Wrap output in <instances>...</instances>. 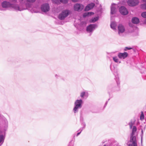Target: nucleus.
Here are the masks:
<instances>
[{
	"label": "nucleus",
	"instance_id": "obj_32",
	"mask_svg": "<svg viewBox=\"0 0 146 146\" xmlns=\"http://www.w3.org/2000/svg\"><path fill=\"white\" fill-rule=\"evenodd\" d=\"M9 1L11 2L14 3H16L17 1V0H9Z\"/></svg>",
	"mask_w": 146,
	"mask_h": 146
},
{
	"label": "nucleus",
	"instance_id": "obj_7",
	"mask_svg": "<svg viewBox=\"0 0 146 146\" xmlns=\"http://www.w3.org/2000/svg\"><path fill=\"white\" fill-rule=\"evenodd\" d=\"M127 3L129 6L134 7L139 4V1L138 0H128Z\"/></svg>",
	"mask_w": 146,
	"mask_h": 146
},
{
	"label": "nucleus",
	"instance_id": "obj_16",
	"mask_svg": "<svg viewBox=\"0 0 146 146\" xmlns=\"http://www.w3.org/2000/svg\"><path fill=\"white\" fill-rule=\"evenodd\" d=\"M116 23L115 22L112 21L111 22L110 27L113 30H115L116 29Z\"/></svg>",
	"mask_w": 146,
	"mask_h": 146
},
{
	"label": "nucleus",
	"instance_id": "obj_38",
	"mask_svg": "<svg viewBox=\"0 0 146 146\" xmlns=\"http://www.w3.org/2000/svg\"><path fill=\"white\" fill-rule=\"evenodd\" d=\"M59 76L57 74H55V77L56 78H57Z\"/></svg>",
	"mask_w": 146,
	"mask_h": 146
},
{
	"label": "nucleus",
	"instance_id": "obj_27",
	"mask_svg": "<svg viewBox=\"0 0 146 146\" xmlns=\"http://www.w3.org/2000/svg\"><path fill=\"white\" fill-rule=\"evenodd\" d=\"M60 1L63 3H68V0H60Z\"/></svg>",
	"mask_w": 146,
	"mask_h": 146
},
{
	"label": "nucleus",
	"instance_id": "obj_24",
	"mask_svg": "<svg viewBox=\"0 0 146 146\" xmlns=\"http://www.w3.org/2000/svg\"><path fill=\"white\" fill-rule=\"evenodd\" d=\"M82 125L83 126V127L82 128H81L79 130H81V131H82L85 128L86 126V124L85 122H82Z\"/></svg>",
	"mask_w": 146,
	"mask_h": 146
},
{
	"label": "nucleus",
	"instance_id": "obj_41",
	"mask_svg": "<svg viewBox=\"0 0 146 146\" xmlns=\"http://www.w3.org/2000/svg\"><path fill=\"white\" fill-rule=\"evenodd\" d=\"M145 23H146V19L145 21Z\"/></svg>",
	"mask_w": 146,
	"mask_h": 146
},
{
	"label": "nucleus",
	"instance_id": "obj_4",
	"mask_svg": "<svg viewBox=\"0 0 146 146\" xmlns=\"http://www.w3.org/2000/svg\"><path fill=\"white\" fill-rule=\"evenodd\" d=\"M70 11L68 10H64L59 14L58 18L60 20H64L70 14Z\"/></svg>",
	"mask_w": 146,
	"mask_h": 146
},
{
	"label": "nucleus",
	"instance_id": "obj_40",
	"mask_svg": "<svg viewBox=\"0 0 146 146\" xmlns=\"http://www.w3.org/2000/svg\"><path fill=\"white\" fill-rule=\"evenodd\" d=\"M23 1V0H19L20 3H21Z\"/></svg>",
	"mask_w": 146,
	"mask_h": 146
},
{
	"label": "nucleus",
	"instance_id": "obj_31",
	"mask_svg": "<svg viewBox=\"0 0 146 146\" xmlns=\"http://www.w3.org/2000/svg\"><path fill=\"white\" fill-rule=\"evenodd\" d=\"M27 2L30 3L34 2L36 0H27Z\"/></svg>",
	"mask_w": 146,
	"mask_h": 146
},
{
	"label": "nucleus",
	"instance_id": "obj_14",
	"mask_svg": "<svg viewBox=\"0 0 146 146\" xmlns=\"http://www.w3.org/2000/svg\"><path fill=\"white\" fill-rule=\"evenodd\" d=\"M137 130V128L135 126H133V127L132 132L131 133L130 135H137V133L136 132Z\"/></svg>",
	"mask_w": 146,
	"mask_h": 146
},
{
	"label": "nucleus",
	"instance_id": "obj_42",
	"mask_svg": "<svg viewBox=\"0 0 146 146\" xmlns=\"http://www.w3.org/2000/svg\"><path fill=\"white\" fill-rule=\"evenodd\" d=\"M98 1V0H94V1L95 2L96 1Z\"/></svg>",
	"mask_w": 146,
	"mask_h": 146
},
{
	"label": "nucleus",
	"instance_id": "obj_5",
	"mask_svg": "<svg viewBox=\"0 0 146 146\" xmlns=\"http://www.w3.org/2000/svg\"><path fill=\"white\" fill-rule=\"evenodd\" d=\"M98 26V25L96 24H90L87 27L86 31L88 32L92 33Z\"/></svg>",
	"mask_w": 146,
	"mask_h": 146
},
{
	"label": "nucleus",
	"instance_id": "obj_23",
	"mask_svg": "<svg viewBox=\"0 0 146 146\" xmlns=\"http://www.w3.org/2000/svg\"><path fill=\"white\" fill-rule=\"evenodd\" d=\"M113 61L116 63L119 62V63L121 62L120 61H119V60L117 57V56H114L113 57Z\"/></svg>",
	"mask_w": 146,
	"mask_h": 146
},
{
	"label": "nucleus",
	"instance_id": "obj_36",
	"mask_svg": "<svg viewBox=\"0 0 146 146\" xmlns=\"http://www.w3.org/2000/svg\"><path fill=\"white\" fill-rule=\"evenodd\" d=\"M81 131H80V132L78 133H77V135H76V136H78V135H79L80 134V133H81Z\"/></svg>",
	"mask_w": 146,
	"mask_h": 146
},
{
	"label": "nucleus",
	"instance_id": "obj_29",
	"mask_svg": "<svg viewBox=\"0 0 146 146\" xmlns=\"http://www.w3.org/2000/svg\"><path fill=\"white\" fill-rule=\"evenodd\" d=\"M144 119V115L143 114V112H142L140 116V119L141 120H143Z\"/></svg>",
	"mask_w": 146,
	"mask_h": 146
},
{
	"label": "nucleus",
	"instance_id": "obj_39",
	"mask_svg": "<svg viewBox=\"0 0 146 146\" xmlns=\"http://www.w3.org/2000/svg\"><path fill=\"white\" fill-rule=\"evenodd\" d=\"M118 79L117 78V79H116V81H117V85H118V84H119V82H117V81Z\"/></svg>",
	"mask_w": 146,
	"mask_h": 146
},
{
	"label": "nucleus",
	"instance_id": "obj_21",
	"mask_svg": "<svg viewBox=\"0 0 146 146\" xmlns=\"http://www.w3.org/2000/svg\"><path fill=\"white\" fill-rule=\"evenodd\" d=\"M99 18V17H97L94 18H92L90 20V22L92 23L95 22L97 21L98 20Z\"/></svg>",
	"mask_w": 146,
	"mask_h": 146
},
{
	"label": "nucleus",
	"instance_id": "obj_25",
	"mask_svg": "<svg viewBox=\"0 0 146 146\" xmlns=\"http://www.w3.org/2000/svg\"><path fill=\"white\" fill-rule=\"evenodd\" d=\"M52 1L54 3L57 4H59L61 2L60 0H52Z\"/></svg>",
	"mask_w": 146,
	"mask_h": 146
},
{
	"label": "nucleus",
	"instance_id": "obj_13",
	"mask_svg": "<svg viewBox=\"0 0 146 146\" xmlns=\"http://www.w3.org/2000/svg\"><path fill=\"white\" fill-rule=\"evenodd\" d=\"M95 6V4L93 3H91L85 7L84 10L85 11H88L92 9Z\"/></svg>",
	"mask_w": 146,
	"mask_h": 146
},
{
	"label": "nucleus",
	"instance_id": "obj_10",
	"mask_svg": "<svg viewBox=\"0 0 146 146\" xmlns=\"http://www.w3.org/2000/svg\"><path fill=\"white\" fill-rule=\"evenodd\" d=\"M118 6L116 4L113 3L111 7V13L112 15L114 14L117 11Z\"/></svg>",
	"mask_w": 146,
	"mask_h": 146
},
{
	"label": "nucleus",
	"instance_id": "obj_15",
	"mask_svg": "<svg viewBox=\"0 0 146 146\" xmlns=\"http://www.w3.org/2000/svg\"><path fill=\"white\" fill-rule=\"evenodd\" d=\"M80 96L82 98H84L85 97H87L88 92L87 91H84L81 92L80 93Z\"/></svg>",
	"mask_w": 146,
	"mask_h": 146
},
{
	"label": "nucleus",
	"instance_id": "obj_11",
	"mask_svg": "<svg viewBox=\"0 0 146 146\" xmlns=\"http://www.w3.org/2000/svg\"><path fill=\"white\" fill-rule=\"evenodd\" d=\"M119 11L120 13L124 15L127 14L128 11L127 9L124 6H121L119 8Z\"/></svg>",
	"mask_w": 146,
	"mask_h": 146
},
{
	"label": "nucleus",
	"instance_id": "obj_26",
	"mask_svg": "<svg viewBox=\"0 0 146 146\" xmlns=\"http://www.w3.org/2000/svg\"><path fill=\"white\" fill-rule=\"evenodd\" d=\"M141 15L143 17L146 18V12L142 13Z\"/></svg>",
	"mask_w": 146,
	"mask_h": 146
},
{
	"label": "nucleus",
	"instance_id": "obj_8",
	"mask_svg": "<svg viewBox=\"0 0 146 146\" xmlns=\"http://www.w3.org/2000/svg\"><path fill=\"white\" fill-rule=\"evenodd\" d=\"M41 9L44 12H47L50 10V7L48 3L42 4L41 6Z\"/></svg>",
	"mask_w": 146,
	"mask_h": 146
},
{
	"label": "nucleus",
	"instance_id": "obj_28",
	"mask_svg": "<svg viewBox=\"0 0 146 146\" xmlns=\"http://www.w3.org/2000/svg\"><path fill=\"white\" fill-rule=\"evenodd\" d=\"M133 124H134V123L132 121H131V122H130L129 123V126L130 129H131L132 128V127L133 126Z\"/></svg>",
	"mask_w": 146,
	"mask_h": 146
},
{
	"label": "nucleus",
	"instance_id": "obj_20",
	"mask_svg": "<svg viewBox=\"0 0 146 146\" xmlns=\"http://www.w3.org/2000/svg\"><path fill=\"white\" fill-rule=\"evenodd\" d=\"M5 137L3 135H0V143L2 144L4 142Z\"/></svg>",
	"mask_w": 146,
	"mask_h": 146
},
{
	"label": "nucleus",
	"instance_id": "obj_19",
	"mask_svg": "<svg viewBox=\"0 0 146 146\" xmlns=\"http://www.w3.org/2000/svg\"><path fill=\"white\" fill-rule=\"evenodd\" d=\"M94 13L92 12H88L87 13H86L84 14L83 15V17H84L87 16H90L92 15H93Z\"/></svg>",
	"mask_w": 146,
	"mask_h": 146
},
{
	"label": "nucleus",
	"instance_id": "obj_1",
	"mask_svg": "<svg viewBox=\"0 0 146 146\" xmlns=\"http://www.w3.org/2000/svg\"><path fill=\"white\" fill-rule=\"evenodd\" d=\"M1 6L3 8H12L17 11H21L27 9H29L30 7L28 5L26 4V7H24L21 5L19 6L18 4L15 3H11L10 2L5 1L2 3Z\"/></svg>",
	"mask_w": 146,
	"mask_h": 146
},
{
	"label": "nucleus",
	"instance_id": "obj_30",
	"mask_svg": "<svg viewBox=\"0 0 146 146\" xmlns=\"http://www.w3.org/2000/svg\"><path fill=\"white\" fill-rule=\"evenodd\" d=\"M131 49H132V48H131V47H126L125 48L124 50L125 51H126L127 50H130Z\"/></svg>",
	"mask_w": 146,
	"mask_h": 146
},
{
	"label": "nucleus",
	"instance_id": "obj_45",
	"mask_svg": "<svg viewBox=\"0 0 146 146\" xmlns=\"http://www.w3.org/2000/svg\"><path fill=\"white\" fill-rule=\"evenodd\" d=\"M106 146L105 145H104V146Z\"/></svg>",
	"mask_w": 146,
	"mask_h": 146
},
{
	"label": "nucleus",
	"instance_id": "obj_37",
	"mask_svg": "<svg viewBox=\"0 0 146 146\" xmlns=\"http://www.w3.org/2000/svg\"><path fill=\"white\" fill-rule=\"evenodd\" d=\"M141 1L142 2H145V3H146V0H141Z\"/></svg>",
	"mask_w": 146,
	"mask_h": 146
},
{
	"label": "nucleus",
	"instance_id": "obj_6",
	"mask_svg": "<svg viewBox=\"0 0 146 146\" xmlns=\"http://www.w3.org/2000/svg\"><path fill=\"white\" fill-rule=\"evenodd\" d=\"M73 7L75 11L79 12L81 11L84 9V6L82 4L77 3L74 4Z\"/></svg>",
	"mask_w": 146,
	"mask_h": 146
},
{
	"label": "nucleus",
	"instance_id": "obj_35",
	"mask_svg": "<svg viewBox=\"0 0 146 146\" xmlns=\"http://www.w3.org/2000/svg\"><path fill=\"white\" fill-rule=\"evenodd\" d=\"M71 0L72 2H78V0Z\"/></svg>",
	"mask_w": 146,
	"mask_h": 146
},
{
	"label": "nucleus",
	"instance_id": "obj_12",
	"mask_svg": "<svg viewBox=\"0 0 146 146\" xmlns=\"http://www.w3.org/2000/svg\"><path fill=\"white\" fill-rule=\"evenodd\" d=\"M128 55V53L126 52L123 53L119 52L118 54V56L120 59H124Z\"/></svg>",
	"mask_w": 146,
	"mask_h": 146
},
{
	"label": "nucleus",
	"instance_id": "obj_34",
	"mask_svg": "<svg viewBox=\"0 0 146 146\" xmlns=\"http://www.w3.org/2000/svg\"><path fill=\"white\" fill-rule=\"evenodd\" d=\"M31 12L32 13H36V12L34 10H33V9H32L31 10Z\"/></svg>",
	"mask_w": 146,
	"mask_h": 146
},
{
	"label": "nucleus",
	"instance_id": "obj_22",
	"mask_svg": "<svg viewBox=\"0 0 146 146\" xmlns=\"http://www.w3.org/2000/svg\"><path fill=\"white\" fill-rule=\"evenodd\" d=\"M140 8L141 9L146 10V3L141 4L140 5Z\"/></svg>",
	"mask_w": 146,
	"mask_h": 146
},
{
	"label": "nucleus",
	"instance_id": "obj_2",
	"mask_svg": "<svg viewBox=\"0 0 146 146\" xmlns=\"http://www.w3.org/2000/svg\"><path fill=\"white\" fill-rule=\"evenodd\" d=\"M83 104L82 100L81 99L77 100L74 103V107L73 111L74 113L78 112V109L81 108Z\"/></svg>",
	"mask_w": 146,
	"mask_h": 146
},
{
	"label": "nucleus",
	"instance_id": "obj_33",
	"mask_svg": "<svg viewBox=\"0 0 146 146\" xmlns=\"http://www.w3.org/2000/svg\"><path fill=\"white\" fill-rule=\"evenodd\" d=\"M80 121L81 122H83L84 121V119L82 116H81L80 117Z\"/></svg>",
	"mask_w": 146,
	"mask_h": 146
},
{
	"label": "nucleus",
	"instance_id": "obj_43",
	"mask_svg": "<svg viewBox=\"0 0 146 146\" xmlns=\"http://www.w3.org/2000/svg\"><path fill=\"white\" fill-rule=\"evenodd\" d=\"M107 104V102H106V104H105V105H106Z\"/></svg>",
	"mask_w": 146,
	"mask_h": 146
},
{
	"label": "nucleus",
	"instance_id": "obj_9",
	"mask_svg": "<svg viewBox=\"0 0 146 146\" xmlns=\"http://www.w3.org/2000/svg\"><path fill=\"white\" fill-rule=\"evenodd\" d=\"M118 30L119 35L120 36H121L122 35V33L125 31V28L123 25L119 24L118 26Z\"/></svg>",
	"mask_w": 146,
	"mask_h": 146
},
{
	"label": "nucleus",
	"instance_id": "obj_18",
	"mask_svg": "<svg viewBox=\"0 0 146 146\" xmlns=\"http://www.w3.org/2000/svg\"><path fill=\"white\" fill-rule=\"evenodd\" d=\"M110 69L113 72V74H115V72H117V69L114 66L110 65Z\"/></svg>",
	"mask_w": 146,
	"mask_h": 146
},
{
	"label": "nucleus",
	"instance_id": "obj_17",
	"mask_svg": "<svg viewBox=\"0 0 146 146\" xmlns=\"http://www.w3.org/2000/svg\"><path fill=\"white\" fill-rule=\"evenodd\" d=\"M132 22L134 24H137L139 23V21L138 18L135 17L132 19Z\"/></svg>",
	"mask_w": 146,
	"mask_h": 146
},
{
	"label": "nucleus",
	"instance_id": "obj_3",
	"mask_svg": "<svg viewBox=\"0 0 146 146\" xmlns=\"http://www.w3.org/2000/svg\"><path fill=\"white\" fill-rule=\"evenodd\" d=\"M137 136L130 135L129 140L127 143L128 146H137Z\"/></svg>",
	"mask_w": 146,
	"mask_h": 146
},
{
	"label": "nucleus",
	"instance_id": "obj_44",
	"mask_svg": "<svg viewBox=\"0 0 146 146\" xmlns=\"http://www.w3.org/2000/svg\"><path fill=\"white\" fill-rule=\"evenodd\" d=\"M142 131V132H143V130H142V131Z\"/></svg>",
	"mask_w": 146,
	"mask_h": 146
}]
</instances>
